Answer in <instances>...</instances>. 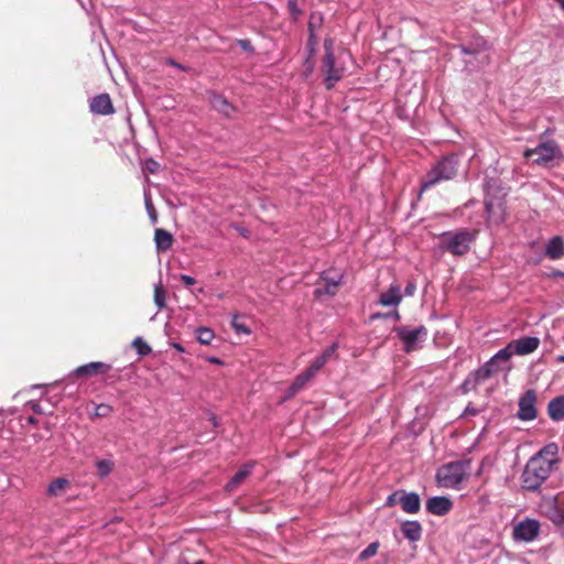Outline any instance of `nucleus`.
Wrapping results in <instances>:
<instances>
[{"mask_svg":"<svg viewBox=\"0 0 564 564\" xmlns=\"http://www.w3.org/2000/svg\"><path fill=\"white\" fill-rule=\"evenodd\" d=\"M154 240L159 251H166L172 246L173 236L169 231L158 228L154 232Z\"/></svg>","mask_w":564,"mask_h":564,"instance_id":"nucleus-25","label":"nucleus"},{"mask_svg":"<svg viewBox=\"0 0 564 564\" xmlns=\"http://www.w3.org/2000/svg\"><path fill=\"white\" fill-rule=\"evenodd\" d=\"M545 256L551 260L564 257V240L561 236L552 237L545 245Z\"/></svg>","mask_w":564,"mask_h":564,"instance_id":"nucleus-18","label":"nucleus"},{"mask_svg":"<svg viewBox=\"0 0 564 564\" xmlns=\"http://www.w3.org/2000/svg\"><path fill=\"white\" fill-rule=\"evenodd\" d=\"M392 317H394V318H397V319H398V318H399V313H398V312H394V313L392 314Z\"/></svg>","mask_w":564,"mask_h":564,"instance_id":"nucleus-54","label":"nucleus"},{"mask_svg":"<svg viewBox=\"0 0 564 564\" xmlns=\"http://www.w3.org/2000/svg\"><path fill=\"white\" fill-rule=\"evenodd\" d=\"M536 393L534 390H528L519 399L518 417L521 421H532L536 417Z\"/></svg>","mask_w":564,"mask_h":564,"instance_id":"nucleus-10","label":"nucleus"},{"mask_svg":"<svg viewBox=\"0 0 564 564\" xmlns=\"http://www.w3.org/2000/svg\"><path fill=\"white\" fill-rule=\"evenodd\" d=\"M313 44H314V43H313V41H312V39H311V40H310V43H308V46L311 47V51H313Z\"/></svg>","mask_w":564,"mask_h":564,"instance_id":"nucleus-53","label":"nucleus"},{"mask_svg":"<svg viewBox=\"0 0 564 564\" xmlns=\"http://www.w3.org/2000/svg\"><path fill=\"white\" fill-rule=\"evenodd\" d=\"M556 361L560 364H564V355H560L556 357Z\"/></svg>","mask_w":564,"mask_h":564,"instance_id":"nucleus-48","label":"nucleus"},{"mask_svg":"<svg viewBox=\"0 0 564 564\" xmlns=\"http://www.w3.org/2000/svg\"><path fill=\"white\" fill-rule=\"evenodd\" d=\"M552 276H554V278H563L564 279V272L556 270V271H554L552 273Z\"/></svg>","mask_w":564,"mask_h":564,"instance_id":"nucleus-45","label":"nucleus"},{"mask_svg":"<svg viewBox=\"0 0 564 564\" xmlns=\"http://www.w3.org/2000/svg\"><path fill=\"white\" fill-rule=\"evenodd\" d=\"M541 524L536 519L525 518L513 525L512 538L517 542H533L540 534Z\"/></svg>","mask_w":564,"mask_h":564,"instance_id":"nucleus-8","label":"nucleus"},{"mask_svg":"<svg viewBox=\"0 0 564 564\" xmlns=\"http://www.w3.org/2000/svg\"><path fill=\"white\" fill-rule=\"evenodd\" d=\"M28 421L31 424H35L36 423V420L33 416H30Z\"/></svg>","mask_w":564,"mask_h":564,"instance_id":"nucleus-50","label":"nucleus"},{"mask_svg":"<svg viewBox=\"0 0 564 564\" xmlns=\"http://www.w3.org/2000/svg\"><path fill=\"white\" fill-rule=\"evenodd\" d=\"M458 167V158L455 154L440 160L425 175L422 182V191L438 184L440 182L452 180Z\"/></svg>","mask_w":564,"mask_h":564,"instance_id":"nucleus-3","label":"nucleus"},{"mask_svg":"<svg viewBox=\"0 0 564 564\" xmlns=\"http://www.w3.org/2000/svg\"><path fill=\"white\" fill-rule=\"evenodd\" d=\"M253 468V464L249 463L242 466L235 475L234 477L228 481L226 485V490L231 491L235 488H237L251 473V469Z\"/></svg>","mask_w":564,"mask_h":564,"instance_id":"nucleus-24","label":"nucleus"},{"mask_svg":"<svg viewBox=\"0 0 564 564\" xmlns=\"http://www.w3.org/2000/svg\"><path fill=\"white\" fill-rule=\"evenodd\" d=\"M337 349L338 343H333L319 356H317L308 367L312 368V370L317 373L328 360L337 357Z\"/></svg>","mask_w":564,"mask_h":564,"instance_id":"nucleus-21","label":"nucleus"},{"mask_svg":"<svg viewBox=\"0 0 564 564\" xmlns=\"http://www.w3.org/2000/svg\"><path fill=\"white\" fill-rule=\"evenodd\" d=\"M341 278L343 276L339 272L333 270L324 272L322 275L324 286H319L316 292L318 294L334 295L341 282Z\"/></svg>","mask_w":564,"mask_h":564,"instance_id":"nucleus-14","label":"nucleus"},{"mask_svg":"<svg viewBox=\"0 0 564 564\" xmlns=\"http://www.w3.org/2000/svg\"><path fill=\"white\" fill-rule=\"evenodd\" d=\"M110 365L101 362V361H94L89 362L83 366L77 367L74 370V375L76 376H85V377H91L96 376L98 373H105L110 370Z\"/></svg>","mask_w":564,"mask_h":564,"instance_id":"nucleus-17","label":"nucleus"},{"mask_svg":"<svg viewBox=\"0 0 564 564\" xmlns=\"http://www.w3.org/2000/svg\"><path fill=\"white\" fill-rule=\"evenodd\" d=\"M315 376H316V372L313 371L312 368L307 367L304 371H302L300 375L296 376V378L294 379V381L292 382V384L289 388L288 397H292V395L296 394Z\"/></svg>","mask_w":564,"mask_h":564,"instance_id":"nucleus-20","label":"nucleus"},{"mask_svg":"<svg viewBox=\"0 0 564 564\" xmlns=\"http://www.w3.org/2000/svg\"><path fill=\"white\" fill-rule=\"evenodd\" d=\"M90 111L97 115H111L115 112L111 99L108 94H100L90 101Z\"/></svg>","mask_w":564,"mask_h":564,"instance_id":"nucleus-16","label":"nucleus"},{"mask_svg":"<svg viewBox=\"0 0 564 564\" xmlns=\"http://www.w3.org/2000/svg\"><path fill=\"white\" fill-rule=\"evenodd\" d=\"M132 346L138 350V352L142 356L150 354V346L143 341L141 337H137L132 341Z\"/></svg>","mask_w":564,"mask_h":564,"instance_id":"nucleus-32","label":"nucleus"},{"mask_svg":"<svg viewBox=\"0 0 564 564\" xmlns=\"http://www.w3.org/2000/svg\"><path fill=\"white\" fill-rule=\"evenodd\" d=\"M159 163L152 159L145 161V169L150 173H156L159 171Z\"/></svg>","mask_w":564,"mask_h":564,"instance_id":"nucleus-36","label":"nucleus"},{"mask_svg":"<svg viewBox=\"0 0 564 564\" xmlns=\"http://www.w3.org/2000/svg\"><path fill=\"white\" fill-rule=\"evenodd\" d=\"M475 239V234L468 230L445 232L441 236L442 248L454 256L465 254Z\"/></svg>","mask_w":564,"mask_h":564,"instance_id":"nucleus-4","label":"nucleus"},{"mask_svg":"<svg viewBox=\"0 0 564 564\" xmlns=\"http://www.w3.org/2000/svg\"><path fill=\"white\" fill-rule=\"evenodd\" d=\"M214 337H215L214 332L210 328L199 327L196 330V338L203 345H209L212 343V340L214 339Z\"/></svg>","mask_w":564,"mask_h":564,"instance_id":"nucleus-30","label":"nucleus"},{"mask_svg":"<svg viewBox=\"0 0 564 564\" xmlns=\"http://www.w3.org/2000/svg\"><path fill=\"white\" fill-rule=\"evenodd\" d=\"M414 291H415V284L409 283L405 288V294L411 296V295H413Z\"/></svg>","mask_w":564,"mask_h":564,"instance_id":"nucleus-41","label":"nucleus"},{"mask_svg":"<svg viewBox=\"0 0 564 564\" xmlns=\"http://www.w3.org/2000/svg\"><path fill=\"white\" fill-rule=\"evenodd\" d=\"M181 281L186 285V286H191L193 284H195V279L187 275V274H182L180 276Z\"/></svg>","mask_w":564,"mask_h":564,"instance_id":"nucleus-40","label":"nucleus"},{"mask_svg":"<svg viewBox=\"0 0 564 564\" xmlns=\"http://www.w3.org/2000/svg\"><path fill=\"white\" fill-rule=\"evenodd\" d=\"M425 508L429 513L442 517L452 510L453 501L444 496H434L426 500Z\"/></svg>","mask_w":564,"mask_h":564,"instance_id":"nucleus-12","label":"nucleus"},{"mask_svg":"<svg viewBox=\"0 0 564 564\" xmlns=\"http://www.w3.org/2000/svg\"><path fill=\"white\" fill-rule=\"evenodd\" d=\"M398 503H400L405 513L410 514L417 513L421 508V500L416 492H405L404 490H401Z\"/></svg>","mask_w":564,"mask_h":564,"instance_id":"nucleus-15","label":"nucleus"},{"mask_svg":"<svg viewBox=\"0 0 564 564\" xmlns=\"http://www.w3.org/2000/svg\"><path fill=\"white\" fill-rule=\"evenodd\" d=\"M171 64L177 68H181V66L178 64H176L174 61H171Z\"/></svg>","mask_w":564,"mask_h":564,"instance_id":"nucleus-52","label":"nucleus"},{"mask_svg":"<svg viewBox=\"0 0 564 564\" xmlns=\"http://www.w3.org/2000/svg\"><path fill=\"white\" fill-rule=\"evenodd\" d=\"M558 6L561 7V9L564 11V0H555Z\"/></svg>","mask_w":564,"mask_h":564,"instance_id":"nucleus-49","label":"nucleus"},{"mask_svg":"<svg viewBox=\"0 0 564 564\" xmlns=\"http://www.w3.org/2000/svg\"><path fill=\"white\" fill-rule=\"evenodd\" d=\"M402 300L401 289L397 284H391L389 289L380 294L379 303L382 306H397Z\"/></svg>","mask_w":564,"mask_h":564,"instance_id":"nucleus-19","label":"nucleus"},{"mask_svg":"<svg viewBox=\"0 0 564 564\" xmlns=\"http://www.w3.org/2000/svg\"><path fill=\"white\" fill-rule=\"evenodd\" d=\"M463 52H464L465 54H471V53H473V52L468 51V50H467V48H465V47H463Z\"/></svg>","mask_w":564,"mask_h":564,"instance_id":"nucleus-51","label":"nucleus"},{"mask_svg":"<svg viewBox=\"0 0 564 564\" xmlns=\"http://www.w3.org/2000/svg\"><path fill=\"white\" fill-rule=\"evenodd\" d=\"M173 347L177 350V351H181L183 352L184 351V348L182 347V345L180 344H173Z\"/></svg>","mask_w":564,"mask_h":564,"instance_id":"nucleus-47","label":"nucleus"},{"mask_svg":"<svg viewBox=\"0 0 564 564\" xmlns=\"http://www.w3.org/2000/svg\"><path fill=\"white\" fill-rule=\"evenodd\" d=\"M144 199H145V207H147L148 214H149L152 223H155L156 221V213H155L154 206L152 205L147 192L144 193Z\"/></svg>","mask_w":564,"mask_h":564,"instance_id":"nucleus-35","label":"nucleus"},{"mask_svg":"<svg viewBox=\"0 0 564 564\" xmlns=\"http://www.w3.org/2000/svg\"><path fill=\"white\" fill-rule=\"evenodd\" d=\"M208 361L210 364H215V365H221L223 364V361L219 358H217V357H209Z\"/></svg>","mask_w":564,"mask_h":564,"instance_id":"nucleus-44","label":"nucleus"},{"mask_svg":"<svg viewBox=\"0 0 564 564\" xmlns=\"http://www.w3.org/2000/svg\"><path fill=\"white\" fill-rule=\"evenodd\" d=\"M400 496H401V490L391 494L387 498L386 506H388V507L394 506L398 502V499H399Z\"/></svg>","mask_w":564,"mask_h":564,"instance_id":"nucleus-37","label":"nucleus"},{"mask_svg":"<svg viewBox=\"0 0 564 564\" xmlns=\"http://www.w3.org/2000/svg\"><path fill=\"white\" fill-rule=\"evenodd\" d=\"M69 487V481L66 478H57L52 481L47 487V494L53 497L64 495Z\"/></svg>","mask_w":564,"mask_h":564,"instance_id":"nucleus-27","label":"nucleus"},{"mask_svg":"<svg viewBox=\"0 0 564 564\" xmlns=\"http://www.w3.org/2000/svg\"><path fill=\"white\" fill-rule=\"evenodd\" d=\"M333 42L332 40H326L324 43L325 47V57L323 62L322 72L325 77V84L327 89L334 87V85L339 82L345 74V68L343 63H337L334 54L332 52Z\"/></svg>","mask_w":564,"mask_h":564,"instance_id":"nucleus-5","label":"nucleus"},{"mask_svg":"<svg viewBox=\"0 0 564 564\" xmlns=\"http://www.w3.org/2000/svg\"><path fill=\"white\" fill-rule=\"evenodd\" d=\"M547 413L553 421L564 419V395L556 397L550 401Z\"/></svg>","mask_w":564,"mask_h":564,"instance_id":"nucleus-23","label":"nucleus"},{"mask_svg":"<svg viewBox=\"0 0 564 564\" xmlns=\"http://www.w3.org/2000/svg\"><path fill=\"white\" fill-rule=\"evenodd\" d=\"M403 535L411 542H416L422 536V525L419 521H404L401 524Z\"/></svg>","mask_w":564,"mask_h":564,"instance_id":"nucleus-22","label":"nucleus"},{"mask_svg":"<svg viewBox=\"0 0 564 564\" xmlns=\"http://www.w3.org/2000/svg\"><path fill=\"white\" fill-rule=\"evenodd\" d=\"M561 151L554 142H544L535 147L534 149H527L523 153L524 158L532 159L534 164L549 165L557 156Z\"/></svg>","mask_w":564,"mask_h":564,"instance_id":"nucleus-7","label":"nucleus"},{"mask_svg":"<svg viewBox=\"0 0 564 564\" xmlns=\"http://www.w3.org/2000/svg\"><path fill=\"white\" fill-rule=\"evenodd\" d=\"M540 509L555 525H564V508L558 506L556 498H544L540 503Z\"/></svg>","mask_w":564,"mask_h":564,"instance_id":"nucleus-11","label":"nucleus"},{"mask_svg":"<svg viewBox=\"0 0 564 564\" xmlns=\"http://www.w3.org/2000/svg\"><path fill=\"white\" fill-rule=\"evenodd\" d=\"M110 412V406L107 404H99L96 409V415L105 416Z\"/></svg>","mask_w":564,"mask_h":564,"instance_id":"nucleus-38","label":"nucleus"},{"mask_svg":"<svg viewBox=\"0 0 564 564\" xmlns=\"http://www.w3.org/2000/svg\"><path fill=\"white\" fill-rule=\"evenodd\" d=\"M477 413V410L475 408L467 406L465 409V415H475Z\"/></svg>","mask_w":564,"mask_h":564,"instance_id":"nucleus-43","label":"nucleus"},{"mask_svg":"<svg viewBox=\"0 0 564 564\" xmlns=\"http://www.w3.org/2000/svg\"><path fill=\"white\" fill-rule=\"evenodd\" d=\"M29 404H30V408H31L34 412H36V413H41V412H42V410H41V408H40V404H39L37 402L32 401V402H30Z\"/></svg>","mask_w":564,"mask_h":564,"instance_id":"nucleus-42","label":"nucleus"},{"mask_svg":"<svg viewBox=\"0 0 564 564\" xmlns=\"http://www.w3.org/2000/svg\"><path fill=\"white\" fill-rule=\"evenodd\" d=\"M486 213L490 221L499 223L502 220V207L501 204L495 205L492 200H486Z\"/></svg>","mask_w":564,"mask_h":564,"instance_id":"nucleus-28","label":"nucleus"},{"mask_svg":"<svg viewBox=\"0 0 564 564\" xmlns=\"http://www.w3.org/2000/svg\"><path fill=\"white\" fill-rule=\"evenodd\" d=\"M154 303L159 310L165 306V290L161 284H156L154 288Z\"/></svg>","mask_w":564,"mask_h":564,"instance_id":"nucleus-31","label":"nucleus"},{"mask_svg":"<svg viewBox=\"0 0 564 564\" xmlns=\"http://www.w3.org/2000/svg\"><path fill=\"white\" fill-rule=\"evenodd\" d=\"M115 467V463L110 458L100 459L96 462V469L99 477H107Z\"/></svg>","mask_w":564,"mask_h":564,"instance_id":"nucleus-29","label":"nucleus"},{"mask_svg":"<svg viewBox=\"0 0 564 564\" xmlns=\"http://www.w3.org/2000/svg\"><path fill=\"white\" fill-rule=\"evenodd\" d=\"M240 44H241V46H242L245 50H248V48H249V45H250L249 41H247V40H241V41H240Z\"/></svg>","mask_w":564,"mask_h":564,"instance_id":"nucleus-46","label":"nucleus"},{"mask_svg":"<svg viewBox=\"0 0 564 564\" xmlns=\"http://www.w3.org/2000/svg\"><path fill=\"white\" fill-rule=\"evenodd\" d=\"M212 106L215 110L221 112L226 117H230L235 108L220 95H214Z\"/></svg>","mask_w":564,"mask_h":564,"instance_id":"nucleus-26","label":"nucleus"},{"mask_svg":"<svg viewBox=\"0 0 564 564\" xmlns=\"http://www.w3.org/2000/svg\"><path fill=\"white\" fill-rule=\"evenodd\" d=\"M470 474L469 460H457L441 466L436 471V482L442 488L460 489Z\"/></svg>","mask_w":564,"mask_h":564,"instance_id":"nucleus-2","label":"nucleus"},{"mask_svg":"<svg viewBox=\"0 0 564 564\" xmlns=\"http://www.w3.org/2000/svg\"><path fill=\"white\" fill-rule=\"evenodd\" d=\"M404 345V350L411 352L422 348L427 338V329L421 325L417 327L400 326L394 329Z\"/></svg>","mask_w":564,"mask_h":564,"instance_id":"nucleus-6","label":"nucleus"},{"mask_svg":"<svg viewBox=\"0 0 564 564\" xmlns=\"http://www.w3.org/2000/svg\"><path fill=\"white\" fill-rule=\"evenodd\" d=\"M378 549H379V543L378 542H372L370 543L360 554H359V558L361 561H365L371 556H375L378 552Z\"/></svg>","mask_w":564,"mask_h":564,"instance_id":"nucleus-33","label":"nucleus"},{"mask_svg":"<svg viewBox=\"0 0 564 564\" xmlns=\"http://www.w3.org/2000/svg\"><path fill=\"white\" fill-rule=\"evenodd\" d=\"M557 445L550 443L528 460L521 475L524 489L534 491L542 486L557 463Z\"/></svg>","mask_w":564,"mask_h":564,"instance_id":"nucleus-1","label":"nucleus"},{"mask_svg":"<svg viewBox=\"0 0 564 564\" xmlns=\"http://www.w3.org/2000/svg\"><path fill=\"white\" fill-rule=\"evenodd\" d=\"M289 9L294 18H296L297 14H300V10L297 9V6H296V0L289 1Z\"/></svg>","mask_w":564,"mask_h":564,"instance_id":"nucleus-39","label":"nucleus"},{"mask_svg":"<svg viewBox=\"0 0 564 564\" xmlns=\"http://www.w3.org/2000/svg\"><path fill=\"white\" fill-rule=\"evenodd\" d=\"M514 355L513 349L510 344H508L502 349L498 350L491 359L481 367L477 376L480 379L489 378L494 372L498 371V362L499 361H508Z\"/></svg>","mask_w":564,"mask_h":564,"instance_id":"nucleus-9","label":"nucleus"},{"mask_svg":"<svg viewBox=\"0 0 564 564\" xmlns=\"http://www.w3.org/2000/svg\"><path fill=\"white\" fill-rule=\"evenodd\" d=\"M231 326L238 334H246V335L250 334V329L245 324L239 322L238 316H234V318L231 321Z\"/></svg>","mask_w":564,"mask_h":564,"instance_id":"nucleus-34","label":"nucleus"},{"mask_svg":"<svg viewBox=\"0 0 564 564\" xmlns=\"http://www.w3.org/2000/svg\"><path fill=\"white\" fill-rule=\"evenodd\" d=\"M514 355L524 356L535 351L539 348L540 339L538 337L525 336L509 343Z\"/></svg>","mask_w":564,"mask_h":564,"instance_id":"nucleus-13","label":"nucleus"}]
</instances>
